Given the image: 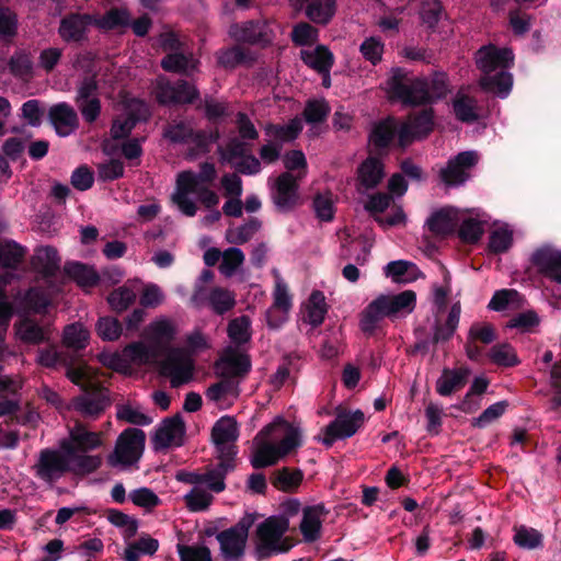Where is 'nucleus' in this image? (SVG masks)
<instances>
[{"instance_id": "1", "label": "nucleus", "mask_w": 561, "mask_h": 561, "mask_svg": "<svg viewBox=\"0 0 561 561\" xmlns=\"http://www.w3.org/2000/svg\"><path fill=\"white\" fill-rule=\"evenodd\" d=\"M239 435L238 424L231 416L220 417L211 431L213 440L219 454V463L204 472L181 470L176 472V480L192 485L184 495L186 507L191 512L206 511L214 501V493L226 489L225 479L234 468L237 449L234 442Z\"/></svg>"}, {"instance_id": "2", "label": "nucleus", "mask_w": 561, "mask_h": 561, "mask_svg": "<svg viewBox=\"0 0 561 561\" xmlns=\"http://www.w3.org/2000/svg\"><path fill=\"white\" fill-rule=\"evenodd\" d=\"M253 443L251 463L254 468H264L276 463L298 448L301 445V432L282 417H277L256 435Z\"/></svg>"}, {"instance_id": "3", "label": "nucleus", "mask_w": 561, "mask_h": 561, "mask_svg": "<svg viewBox=\"0 0 561 561\" xmlns=\"http://www.w3.org/2000/svg\"><path fill=\"white\" fill-rule=\"evenodd\" d=\"M216 175L215 165L208 162L203 163L198 172H180L175 190L171 195L172 203L187 217H194L197 213V205L190 197L191 194L195 195L206 208L216 207L219 204V196L209 188Z\"/></svg>"}, {"instance_id": "4", "label": "nucleus", "mask_w": 561, "mask_h": 561, "mask_svg": "<svg viewBox=\"0 0 561 561\" xmlns=\"http://www.w3.org/2000/svg\"><path fill=\"white\" fill-rule=\"evenodd\" d=\"M514 55L508 48L494 45L481 47L476 53V64L482 72L479 84L482 90L507 96L512 89L513 78L508 69L513 66Z\"/></svg>"}, {"instance_id": "5", "label": "nucleus", "mask_w": 561, "mask_h": 561, "mask_svg": "<svg viewBox=\"0 0 561 561\" xmlns=\"http://www.w3.org/2000/svg\"><path fill=\"white\" fill-rule=\"evenodd\" d=\"M387 92L391 99L405 105H420L440 99L448 92V78L444 72L433 75L431 80H408L400 69H396L387 81Z\"/></svg>"}, {"instance_id": "6", "label": "nucleus", "mask_w": 561, "mask_h": 561, "mask_svg": "<svg viewBox=\"0 0 561 561\" xmlns=\"http://www.w3.org/2000/svg\"><path fill=\"white\" fill-rule=\"evenodd\" d=\"M102 465L101 456L71 457L64 449H43L34 465L35 476L45 483L53 484L67 472L89 474Z\"/></svg>"}, {"instance_id": "7", "label": "nucleus", "mask_w": 561, "mask_h": 561, "mask_svg": "<svg viewBox=\"0 0 561 561\" xmlns=\"http://www.w3.org/2000/svg\"><path fill=\"white\" fill-rule=\"evenodd\" d=\"M187 348H170L160 363V373L170 380L173 388H178L190 382L194 376L193 354L202 352L209 347L206 336L194 331L186 337Z\"/></svg>"}, {"instance_id": "8", "label": "nucleus", "mask_w": 561, "mask_h": 561, "mask_svg": "<svg viewBox=\"0 0 561 561\" xmlns=\"http://www.w3.org/2000/svg\"><path fill=\"white\" fill-rule=\"evenodd\" d=\"M416 294L403 290L399 294L379 295L365 308L360 318V329L371 333L385 318L398 319L413 312Z\"/></svg>"}, {"instance_id": "9", "label": "nucleus", "mask_w": 561, "mask_h": 561, "mask_svg": "<svg viewBox=\"0 0 561 561\" xmlns=\"http://www.w3.org/2000/svg\"><path fill=\"white\" fill-rule=\"evenodd\" d=\"M68 378L80 386L85 392L71 402L70 408L87 419L99 417L110 405L108 396L103 389H100L93 378L91 367L80 364L68 368Z\"/></svg>"}, {"instance_id": "10", "label": "nucleus", "mask_w": 561, "mask_h": 561, "mask_svg": "<svg viewBox=\"0 0 561 561\" xmlns=\"http://www.w3.org/2000/svg\"><path fill=\"white\" fill-rule=\"evenodd\" d=\"M160 353L152 345L144 342H134L124 347L121 353L103 352L99 355L100 362L108 368L128 375L133 366L148 365L156 363Z\"/></svg>"}, {"instance_id": "11", "label": "nucleus", "mask_w": 561, "mask_h": 561, "mask_svg": "<svg viewBox=\"0 0 561 561\" xmlns=\"http://www.w3.org/2000/svg\"><path fill=\"white\" fill-rule=\"evenodd\" d=\"M289 528V522L284 516H271L257 526V551L262 556H271L287 552L291 547V540L285 536Z\"/></svg>"}, {"instance_id": "12", "label": "nucleus", "mask_w": 561, "mask_h": 561, "mask_svg": "<svg viewBox=\"0 0 561 561\" xmlns=\"http://www.w3.org/2000/svg\"><path fill=\"white\" fill-rule=\"evenodd\" d=\"M146 435L141 430L129 427L116 439L114 450L107 456L113 468L127 469L137 463L145 448Z\"/></svg>"}, {"instance_id": "13", "label": "nucleus", "mask_w": 561, "mask_h": 561, "mask_svg": "<svg viewBox=\"0 0 561 561\" xmlns=\"http://www.w3.org/2000/svg\"><path fill=\"white\" fill-rule=\"evenodd\" d=\"M104 444L101 432L90 431L84 424L76 422L69 427L68 436L59 442V447L71 457L90 456L88 453L101 448Z\"/></svg>"}, {"instance_id": "14", "label": "nucleus", "mask_w": 561, "mask_h": 561, "mask_svg": "<svg viewBox=\"0 0 561 561\" xmlns=\"http://www.w3.org/2000/svg\"><path fill=\"white\" fill-rule=\"evenodd\" d=\"M364 422L365 415L360 410H341L335 420L322 430L320 439L327 447H331L335 440L353 436Z\"/></svg>"}, {"instance_id": "15", "label": "nucleus", "mask_w": 561, "mask_h": 561, "mask_svg": "<svg viewBox=\"0 0 561 561\" xmlns=\"http://www.w3.org/2000/svg\"><path fill=\"white\" fill-rule=\"evenodd\" d=\"M434 127V113L432 108H425L417 114L409 115L400 125L399 145L405 147L414 140L425 138Z\"/></svg>"}, {"instance_id": "16", "label": "nucleus", "mask_w": 561, "mask_h": 561, "mask_svg": "<svg viewBox=\"0 0 561 561\" xmlns=\"http://www.w3.org/2000/svg\"><path fill=\"white\" fill-rule=\"evenodd\" d=\"M192 301L196 306H208L217 314H224L236 306V296L222 287H213L207 291L203 285H196Z\"/></svg>"}, {"instance_id": "17", "label": "nucleus", "mask_w": 561, "mask_h": 561, "mask_svg": "<svg viewBox=\"0 0 561 561\" xmlns=\"http://www.w3.org/2000/svg\"><path fill=\"white\" fill-rule=\"evenodd\" d=\"M476 151H463L450 159L439 172L440 180L448 186L463 184L470 176V170L477 164Z\"/></svg>"}, {"instance_id": "18", "label": "nucleus", "mask_w": 561, "mask_h": 561, "mask_svg": "<svg viewBox=\"0 0 561 561\" xmlns=\"http://www.w3.org/2000/svg\"><path fill=\"white\" fill-rule=\"evenodd\" d=\"M156 96L161 104L192 103L198 98V92L186 81L180 80L175 84H171L161 77L157 80Z\"/></svg>"}, {"instance_id": "19", "label": "nucleus", "mask_w": 561, "mask_h": 561, "mask_svg": "<svg viewBox=\"0 0 561 561\" xmlns=\"http://www.w3.org/2000/svg\"><path fill=\"white\" fill-rule=\"evenodd\" d=\"M220 545V553L224 561H241L244 556L248 539V529L243 526H234L216 536Z\"/></svg>"}, {"instance_id": "20", "label": "nucleus", "mask_w": 561, "mask_h": 561, "mask_svg": "<svg viewBox=\"0 0 561 561\" xmlns=\"http://www.w3.org/2000/svg\"><path fill=\"white\" fill-rule=\"evenodd\" d=\"M229 34L238 42L250 44H267L274 37L270 24L265 21L233 24L230 26Z\"/></svg>"}, {"instance_id": "21", "label": "nucleus", "mask_w": 561, "mask_h": 561, "mask_svg": "<svg viewBox=\"0 0 561 561\" xmlns=\"http://www.w3.org/2000/svg\"><path fill=\"white\" fill-rule=\"evenodd\" d=\"M185 426L180 416L167 419L156 431L153 446L156 449L179 447L184 442Z\"/></svg>"}, {"instance_id": "22", "label": "nucleus", "mask_w": 561, "mask_h": 561, "mask_svg": "<svg viewBox=\"0 0 561 561\" xmlns=\"http://www.w3.org/2000/svg\"><path fill=\"white\" fill-rule=\"evenodd\" d=\"M178 329L173 321L168 318H158L145 330L146 339L159 353L167 351L174 340Z\"/></svg>"}, {"instance_id": "23", "label": "nucleus", "mask_w": 561, "mask_h": 561, "mask_svg": "<svg viewBox=\"0 0 561 561\" xmlns=\"http://www.w3.org/2000/svg\"><path fill=\"white\" fill-rule=\"evenodd\" d=\"M48 115L56 134L60 137L73 134L79 126L76 111L65 102L51 106Z\"/></svg>"}, {"instance_id": "24", "label": "nucleus", "mask_w": 561, "mask_h": 561, "mask_svg": "<svg viewBox=\"0 0 561 561\" xmlns=\"http://www.w3.org/2000/svg\"><path fill=\"white\" fill-rule=\"evenodd\" d=\"M531 261L543 275L561 284V251L545 247L533 253Z\"/></svg>"}, {"instance_id": "25", "label": "nucleus", "mask_w": 561, "mask_h": 561, "mask_svg": "<svg viewBox=\"0 0 561 561\" xmlns=\"http://www.w3.org/2000/svg\"><path fill=\"white\" fill-rule=\"evenodd\" d=\"M222 374L238 377L249 373L251 362L248 354L237 347L229 346L222 353L219 362L217 363Z\"/></svg>"}, {"instance_id": "26", "label": "nucleus", "mask_w": 561, "mask_h": 561, "mask_svg": "<svg viewBox=\"0 0 561 561\" xmlns=\"http://www.w3.org/2000/svg\"><path fill=\"white\" fill-rule=\"evenodd\" d=\"M93 18L89 14H70L60 21L59 36L65 42H80L84 39L89 25Z\"/></svg>"}, {"instance_id": "27", "label": "nucleus", "mask_w": 561, "mask_h": 561, "mask_svg": "<svg viewBox=\"0 0 561 561\" xmlns=\"http://www.w3.org/2000/svg\"><path fill=\"white\" fill-rule=\"evenodd\" d=\"M130 115L125 118H117L113 122L111 135L114 139H121L129 135L136 123L149 116V110L145 102L135 100L130 103Z\"/></svg>"}, {"instance_id": "28", "label": "nucleus", "mask_w": 561, "mask_h": 561, "mask_svg": "<svg viewBox=\"0 0 561 561\" xmlns=\"http://www.w3.org/2000/svg\"><path fill=\"white\" fill-rule=\"evenodd\" d=\"M297 179L289 172L280 174L275 181L274 203L278 208L288 209L297 201Z\"/></svg>"}, {"instance_id": "29", "label": "nucleus", "mask_w": 561, "mask_h": 561, "mask_svg": "<svg viewBox=\"0 0 561 561\" xmlns=\"http://www.w3.org/2000/svg\"><path fill=\"white\" fill-rule=\"evenodd\" d=\"M485 220L478 210L461 209V219H459V238L468 243L477 242L484 231Z\"/></svg>"}, {"instance_id": "30", "label": "nucleus", "mask_w": 561, "mask_h": 561, "mask_svg": "<svg viewBox=\"0 0 561 561\" xmlns=\"http://www.w3.org/2000/svg\"><path fill=\"white\" fill-rule=\"evenodd\" d=\"M325 514L327 511L322 504L307 506L304 508L300 531L306 541L312 542L320 537L322 520Z\"/></svg>"}, {"instance_id": "31", "label": "nucleus", "mask_w": 561, "mask_h": 561, "mask_svg": "<svg viewBox=\"0 0 561 561\" xmlns=\"http://www.w3.org/2000/svg\"><path fill=\"white\" fill-rule=\"evenodd\" d=\"M459 219H461V209L446 207L434 213L427 220V225L432 232L445 236L455 231Z\"/></svg>"}, {"instance_id": "32", "label": "nucleus", "mask_w": 561, "mask_h": 561, "mask_svg": "<svg viewBox=\"0 0 561 561\" xmlns=\"http://www.w3.org/2000/svg\"><path fill=\"white\" fill-rule=\"evenodd\" d=\"M32 266L44 277L55 275L60 267V257L57 250L49 245L37 248L32 257Z\"/></svg>"}, {"instance_id": "33", "label": "nucleus", "mask_w": 561, "mask_h": 561, "mask_svg": "<svg viewBox=\"0 0 561 561\" xmlns=\"http://www.w3.org/2000/svg\"><path fill=\"white\" fill-rule=\"evenodd\" d=\"M302 8H305V15L311 22L327 25L333 20L337 4L336 0H307Z\"/></svg>"}, {"instance_id": "34", "label": "nucleus", "mask_w": 561, "mask_h": 561, "mask_svg": "<svg viewBox=\"0 0 561 561\" xmlns=\"http://www.w3.org/2000/svg\"><path fill=\"white\" fill-rule=\"evenodd\" d=\"M205 396L207 400L216 403L219 408L226 409L239 396V385L231 379H224L211 385Z\"/></svg>"}, {"instance_id": "35", "label": "nucleus", "mask_w": 561, "mask_h": 561, "mask_svg": "<svg viewBox=\"0 0 561 561\" xmlns=\"http://www.w3.org/2000/svg\"><path fill=\"white\" fill-rule=\"evenodd\" d=\"M300 56L307 66L318 72H330L334 62L333 54L324 45H318L312 49H302Z\"/></svg>"}, {"instance_id": "36", "label": "nucleus", "mask_w": 561, "mask_h": 561, "mask_svg": "<svg viewBox=\"0 0 561 561\" xmlns=\"http://www.w3.org/2000/svg\"><path fill=\"white\" fill-rule=\"evenodd\" d=\"M383 175V163L376 157H368L358 168L359 184L366 190L377 186Z\"/></svg>"}, {"instance_id": "37", "label": "nucleus", "mask_w": 561, "mask_h": 561, "mask_svg": "<svg viewBox=\"0 0 561 561\" xmlns=\"http://www.w3.org/2000/svg\"><path fill=\"white\" fill-rule=\"evenodd\" d=\"M513 236L514 231L507 224L494 225L489 234V251L494 254L507 252L513 244Z\"/></svg>"}, {"instance_id": "38", "label": "nucleus", "mask_w": 561, "mask_h": 561, "mask_svg": "<svg viewBox=\"0 0 561 561\" xmlns=\"http://www.w3.org/2000/svg\"><path fill=\"white\" fill-rule=\"evenodd\" d=\"M468 369H445L436 382V391L440 396H450L466 383Z\"/></svg>"}, {"instance_id": "39", "label": "nucleus", "mask_w": 561, "mask_h": 561, "mask_svg": "<svg viewBox=\"0 0 561 561\" xmlns=\"http://www.w3.org/2000/svg\"><path fill=\"white\" fill-rule=\"evenodd\" d=\"M161 66L165 71L191 76L195 70H197L198 60L192 55L185 56L183 54L174 53L165 56L161 61Z\"/></svg>"}, {"instance_id": "40", "label": "nucleus", "mask_w": 561, "mask_h": 561, "mask_svg": "<svg viewBox=\"0 0 561 561\" xmlns=\"http://www.w3.org/2000/svg\"><path fill=\"white\" fill-rule=\"evenodd\" d=\"M65 271L82 288H91L99 282L95 270L79 262L67 263Z\"/></svg>"}, {"instance_id": "41", "label": "nucleus", "mask_w": 561, "mask_h": 561, "mask_svg": "<svg viewBox=\"0 0 561 561\" xmlns=\"http://www.w3.org/2000/svg\"><path fill=\"white\" fill-rule=\"evenodd\" d=\"M16 335L20 340L31 344H38L48 340V329L38 325L31 319H23L16 325Z\"/></svg>"}, {"instance_id": "42", "label": "nucleus", "mask_w": 561, "mask_h": 561, "mask_svg": "<svg viewBox=\"0 0 561 561\" xmlns=\"http://www.w3.org/2000/svg\"><path fill=\"white\" fill-rule=\"evenodd\" d=\"M159 542L150 536H142L127 545L124 551L125 561H138L141 556H152L157 552Z\"/></svg>"}, {"instance_id": "43", "label": "nucleus", "mask_w": 561, "mask_h": 561, "mask_svg": "<svg viewBox=\"0 0 561 561\" xmlns=\"http://www.w3.org/2000/svg\"><path fill=\"white\" fill-rule=\"evenodd\" d=\"M302 130V122L299 117H295L285 125H267L265 127L266 134L282 142L291 141L298 137Z\"/></svg>"}, {"instance_id": "44", "label": "nucleus", "mask_w": 561, "mask_h": 561, "mask_svg": "<svg viewBox=\"0 0 561 561\" xmlns=\"http://www.w3.org/2000/svg\"><path fill=\"white\" fill-rule=\"evenodd\" d=\"M400 127L394 118L388 117L380 122L370 135V141L378 148H383L390 144L394 135H399Z\"/></svg>"}, {"instance_id": "45", "label": "nucleus", "mask_w": 561, "mask_h": 561, "mask_svg": "<svg viewBox=\"0 0 561 561\" xmlns=\"http://www.w3.org/2000/svg\"><path fill=\"white\" fill-rule=\"evenodd\" d=\"M456 117L465 123H472L478 119L477 101L466 94L458 93L453 102Z\"/></svg>"}, {"instance_id": "46", "label": "nucleus", "mask_w": 561, "mask_h": 561, "mask_svg": "<svg viewBox=\"0 0 561 561\" xmlns=\"http://www.w3.org/2000/svg\"><path fill=\"white\" fill-rule=\"evenodd\" d=\"M327 313V304L323 293L316 290L310 295L306 305V320L317 327L324 320Z\"/></svg>"}, {"instance_id": "47", "label": "nucleus", "mask_w": 561, "mask_h": 561, "mask_svg": "<svg viewBox=\"0 0 561 561\" xmlns=\"http://www.w3.org/2000/svg\"><path fill=\"white\" fill-rule=\"evenodd\" d=\"M26 251L12 240L0 242V264L3 267L15 268L23 260Z\"/></svg>"}, {"instance_id": "48", "label": "nucleus", "mask_w": 561, "mask_h": 561, "mask_svg": "<svg viewBox=\"0 0 561 561\" xmlns=\"http://www.w3.org/2000/svg\"><path fill=\"white\" fill-rule=\"evenodd\" d=\"M460 313H461L460 304L459 302L454 304L449 310V313H448L445 324L436 325L434 333H433L434 342L437 343L440 341H447L454 335V333L459 324Z\"/></svg>"}, {"instance_id": "49", "label": "nucleus", "mask_w": 561, "mask_h": 561, "mask_svg": "<svg viewBox=\"0 0 561 561\" xmlns=\"http://www.w3.org/2000/svg\"><path fill=\"white\" fill-rule=\"evenodd\" d=\"M260 228L261 222L257 219H251L237 228L227 229L225 237L228 243L243 244L252 239Z\"/></svg>"}, {"instance_id": "50", "label": "nucleus", "mask_w": 561, "mask_h": 561, "mask_svg": "<svg viewBox=\"0 0 561 561\" xmlns=\"http://www.w3.org/2000/svg\"><path fill=\"white\" fill-rule=\"evenodd\" d=\"M136 299V289L129 285L114 289L107 297V302L114 311L126 310Z\"/></svg>"}, {"instance_id": "51", "label": "nucleus", "mask_w": 561, "mask_h": 561, "mask_svg": "<svg viewBox=\"0 0 561 561\" xmlns=\"http://www.w3.org/2000/svg\"><path fill=\"white\" fill-rule=\"evenodd\" d=\"M228 336L234 344H244L251 339V321L249 317L241 316L229 322Z\"/></svg>"}, {"instance_id": "52", "label": "nucleus", "mask_w": 561, "mask_h": 561, "mask_svg": "<svg viewBox=\"0 0 561 561\" xmlns=\"http://www.w3.org/2000/svg\"><path fill=\"white\" fill-rule=\"evenodd\" d=\"M489 357L499 366L512 367L519 364L514 347L507 343L496 344L491 347Z\"/></svg>"}, {"instance_id": "53", "label": "nucleus", "mask_w": 561, "mask_h": 561, "mask_svg": "<svg viewBox=\"0 0 561 561\" xmlns=\"http://www.w3.org/2000/svg\"><path fill=\"white\" fill-rule=\"evenodd\" d=\"M89 331L80 323L66 327L64 331V344L73 350L84 348L88 344Z\"/></svg>"}, {"instance_id": "54", "label": "nucleus", "mask_w": 561, "mask_h": 561, "mask_svg": "<svg viewBox=\"0 0 561 561\" xmlns=\"http://www.w3.org/2000/svg\"><path fill=\"white\" fill-rule=\"evenodd\" d=\"M520 295L514 289L497 290L489 302V308L503 311L510 307H519L523 301Z\"/></svg>"}, {"instance_id": "55", "label": "nucleus", "mask_w": 561, "mask_h": 561, "mask_svg": "<svg viewBox=\"0 0 561 561\" xmlns=\"http://www.w3.org/2000/svg\"><path fill=\"white\" fill-rule=\"evenodd\" d=\"M244 254L239 248H229L222 252V261L219 265L220 273L226 277L234 275L244 262Z\"/></svg>"}, {"instance_id": "56", "label": "nucleus", "mask_w": 561, "mask_h": 561, "mask_svg": "<svg viewBox=\"0 0 561 561\" xmlns=\"http://www.w3.org/2000/svg\"><path fill=\"white\" fill-rule=\"evenodd\" d=\"M514 542L524 549H535L541 546L542 535L537 529L519 526L515 528Z\"/></svg>"}, {"instance_id": "57", "label": "nucleus", "mask_w": 561, "mask_h": 561, "mask_svg": "<svg viewBox=\"0 0 561 561\" xmlns=\"http://www.w3.org/2000/svg\"><path fill=\"white\" fill-rule=\"evenodd\" d=\"M181 561H213L211 552L205 545H178Z\"/></svg>"}, {"instance_id": "58", "label": "nucleus", "mask_w": 561, "mask_h": 561, "mask_svg": "<svg viewBox=\"0 0 561 561\" xmlns=\"http://www.w3.org/2000/svg\"><path fill=\"white\" fill-rule=\"evenodd\" d=\"M318 37L319 31L306 22L298 23L291 31V39L299 46H310L318 41Z\"/></svg>"}, {"instance_id": "59", "label": "nucleus", "mask_w": 561, "mask_h": 561, "mask_svg": "<svg viewBox=\"0 0 561 561\" xmlns=\"http://www.w3.org/2000/svg\"><path fill=\"white\" fill-rule=\"evenodd\" d=\"M117 419L127 423L146 426L152 423V417L147 415L141 409L126 404L121 405L116 413Z\"/></svg>"}, {"instance_id": "60", "label": "nucleus", "mask_w": 561, "mask_h": 561, "mask_svg": "<svg viewBox=\"0 0 561 561\" xmlns=\"http://www.w3.org/2000/svg\"><path fill=\"white\" fill-rule=\"evenodd\" d=\"M302 480V473L300 470H289L284 468L279 470L274 478V485L282 491L295 490Z\"/></svg>"}, {"instance_id": "61", "label": "nucleus", "mask_w": 561, "mask_h": 561, "mask_svg": "<svg viewBox=\"0 0 561 561\" xmlns=\"http://www.w3.org/2000/svg\"><path fill=\"white\" fill-rule=\"evenodd\" d=\"M415 265L408 261H392L385 267L387 276L391 277L396 283H408L412 279L410 271L414 270Z\"/></svg>"}, {"instance_id": "62", "label": "nucleus", "mask_w": 561, "mask_h": 561, "mask_svg": "<svg viewBox=\"0 0 561 561\" xmlns=\"http://www.w3.org/2000/svg\"><path fill=\"white\" fill-rule=\"evenodd\" d=\"M129 499L136 506L142 507L147 511L153 510L161 503L159 496L148 488L133 490L129 493Z\"/></svg>"}, {"instance_id": "63", "label": "nucleus", "mask_w": 561, "mask_h": 561, "mask_svg": "<svg viewBox=\"0 0 561 561\" xmlns=\"http://www.w3.org/2000/svg\"><path fill=\"white\" fill-rule=\"evenodd\" d=\"M330 113V106L324 100L308 101L304 111L307 123L316 124L323 122Z\"/></svg>"}, {"instance_id": "64", "label": "nucleus", "mask_w": 561, "mask_h": 561, "mask_svg": "<svg viewBox=\"0 0 561 561\" xmlns=\"http://www.w3.org/2000/svg\"><path fill=\"white\" fill-rule=\"evenodd\" d=\"M96 332L102 340L115 341L122 334V325L115 318H100L96 323Z\"/></svg>"}]
</instances>
